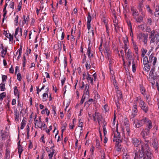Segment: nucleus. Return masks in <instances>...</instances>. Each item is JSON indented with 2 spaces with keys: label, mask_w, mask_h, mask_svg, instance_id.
Segmentation results:
<instances>
[{
  "label": "nucleus",
  "mask_w": 159,
  "mask_h": 159,
  "mask_svg": "<svg viewBox=\"0 0 159 159\" xmlns=\"http://www.w3.org/2000/svg\"><path fill=\"white\" fill-rule=\"evenodd\" d=\"M148 144L144 143L141 145V153L140 150H138V152H135V157L134 159H138V158L145 159L146 157H143L144 156V152L145 151V152L149 150V145Z\"/></svg>",
  "instance_id": "1"
},
{
  "label": "nucleus",
  "mask_w": 159,
  "mask_h": 159,
  "mask_svg": "<svg viewBox=\"0 0 159 159\" xmlns=\"http://www.w3.org/2000/svg\"><path fill=\"white\" fill-rule=\"evenodd\" d=\"M137 38L140 42L142 41L144 44L146 45L148 40V34L142 32L138 34L137 35Z\"/></svg>",
  "instance_id": "2"
},
{
  "label": "nucleus",
  "mask_w": 159,
  "mask_h": 159,
  "mask_svg": "<svg viewBox=\"0 0 159 159\" xmlns=\"http://www.w3.org/2000/svg\"><path fill=\"white\" fill-rule=\"evenodd\" d=\"M139 106L145 113H147L149 111V107L143 100H140Z\"/></svg>",
  "instance_id": "3"
},
{
  "label": "nucleus",
  "mask_w": 159,
  "mask_h": 159,
  "mask_svg": "<svg viewBox=\"0 0 159 159\" xmlns=\"http://www.w3.org/2000/svg\"><path fill=\"white\" fill-rule=\"evenodd\" d=\"M93 120L96 122L97 120L99 125H100V122L102 121V115L98 112L95 111V113L93 115Z\"/></svg>",
  "instance_id": "4"
},
{
  "label": "nucleus",
  "mask_w": 159,
  "mask_h": 159,
  "mask_svg": "<svg viewBox=\"0 0 159 159\" xmlns=\"http://www.w3.org/2000/svg\"><path fill=\"white\" fill-rule=\"evenodd\" d=\"M147 117H143L142 119L138 120V122L136 124L135 126L137 128H139L142 126L144 124H146Z\"/></svg>",
  "instance_id": "5"
},
{
  "label": "nucleus",
  "mask_w": 159,
  "mask_h": 159,
  "mask_svg": "<svg viewBox=\"0 0 159 159\" xmlns=\"http://www.w3.org/2000/svg\"><path fill=\"white\" fill-rule=\"evenodd\" d=\"M137 108V103H136L135 101L134 102V104L133 107L132 109L131 114L130 115V117H135L138 111Z\"/></svg>",
  "instance_id": "6"
},
{
  "label": "nucleus",
  "mask_w": 159,
  "mask_h": 159,
  "mask_svg": "<svg viewBox=\"0 0 159 159\" xmlns=\"http://www.w3.org/2000/svg\"><path fill=\"white\" fill-rule=\"evenodd\" d=\"M116 133H115L114 134V139H113V141L114 142L116 141V142H119V141H120V142H122V141L121 140V139H120V133L118 131L117 127L116 128Z\"/></svg>",
  "instance_id": "7"
},
{
  "label": "nucleus",
  "mask_w": 159,
  "mask_h": 159,
  "mask_svg": "<svg viewBox=\"0 0 159 159\" xmlns=\"http://www.w3.org/2000/svg\"><path fill=\"white\" fill-rule=\"evenodd\" d=\"M132 142L135 147H137L141 143V140L140 139L133 138L132 139Z\"/></svg>",
  "instance_id": "8"
},
{
  "label": "nucleus",
  "mask_w": 159,
  "mask_h": 159,
  "mask_svg": "<svg viewBox=\"0 0 159 159\" xmlns=\"http://www.w3.org/2000/svg\"><path fill=\"white\" fill-rule=\"evenodd\" d=\"M155 41L157 42H159V33H157L155 34L154 36L151 39L150 43H153Z\"/></svg>",
  "instance_id": "9"
},
{
  "label": "nucleus",
  "mask_w": 159,
  "mask_h": 159,
  "mask_svg": "<svg viewBox=\"0 0 159 159\" xmlns=\"http://www.w3.org/2000/svg\"><path fill=\"white\" fill-rule=\"evenodd\" d=\"M150 129L145 128L143 129L141 133V134L142 136H148L149 137L150 134Z\"/></svg>",
  "instance_id": "10"
},
{
  "label": "nucleus",
  "mask_w": 159,
  "mask_h": 159,
  "mask_svg": "<svg viewBox=\"0 0 159 159\" xmlns=\"http://www.w3.org/2000/svg\"><path fill=\"white\" fill-rule=\"evenodd\" d=\"M61 44L60 41L57 42V43L55 44L54 47V48L55 50H58L60 51L61 49Z\"/></svg>",
  "instance_id": "11"
},
{
  "label": "nucleus",
  "mask_w": 159,
  "mask_h": 159,
  "mask_svg": "<svg viewBox=\"0 0 159 159\" xmlns=\"http://www.w3.org/2000/svg\"><path fill=\"white\" fill-rule=\"evenodd\" d=\"M149 62H152L153 65L154 66L156 62L157 58L156 57L151 55L149 57Z\"/></svg>",
  "instance_id": "12"
},
{
  "label": "nucleus",
  "mask_w": 159,
  "mask_h": 159,
  "mask_svg": "<svg viewBox=\"0 0 159 159\" xmlns=\"http://www.w3.org/2000/svg\"><path fill=\"white\" fill-rule=\"evenodd\" d=\"M152 144L154 148L155 149V152H158V146L157 140L155 139H154Z\"/></svg>",
  "instance_id": "13"
},
{
  "label": "nucleus",
  "mask_w": 159,
  "mask_h": 159,
  "mask_svg": "<svg viewBox=\"0 0 159 159\" xmlns=\"http://www.w3.org/2000/svg\"><path fill=\"white\" fill-rule=\"evenodd\" d=\"M35 121V127L36 128H39L41 129L42 128L43 125V124L42 122L39 121L37 120H34Z\"/></svg>",
  "instance_id": "14"
},
{
  "label": "nucleus",
  "mask_w": 159,
  "mask_h": 159,
  "mask_svg": "<svg viewBox=\"0 0 159 159\" xmlns=\"http://www.w3.org/2000/svg\"><path fill=\"white\" fill-rule=\"evenodd\" d=\"M145 124L146 125V128L150 129L152 127V121L148 118H147L146 124Z\"/></svg>",
  "instance_id": "15"
},
{
  "label": "nucleus",
  "mask_w": 159,
  "mask_h": 159,
  "mask_svg": "<svg viewBox=\"0 0 159 159\" xmlns=\"http://www.w3.org/2000/svg\"><path fill=\"white\" fill-rule=\"evenodd\" d=\"M128 49H124L126 57L127 59H131L132 57L131 55L130 54V50Z\"/></svg>",
  "instance_id": "16"
},
{
  "label": "nucleus",
  "mask_w": 159,
  "mask_h": 159,
  "mask_svg": "<svg viewBox=\"0 0 159 159\" xmlns=\"http://www.w3.org/2000/svg\"><path fill=\"white\" fill-rule=\"evenodd\" d=\"M146 152V156L143 157H146L145 159H151L152 158V153L150 152V150Z\"/></svg>",
  "instance_id": "17"
},
{
  "label": "nucleus",
  "mask_w": 159,
  "mask_h": 159,
  "mask_svg": "<svg viewBox=\"0 0 159 159\" xmlns=\"http://www.w3.org/2000/svg\"><path fill=\"white\" fill-rule=\"evenodd\" d=\"M123 43H124V49L128 48L129 43L128 39L127 37L126 38H123Z\"/></svg>",
  "instance_id": "18"
},
{
  "label": "nucleus",
  "mask_w": 159,
  "mask_h": 159,
  "mask_svg": "<svg viewBox=\"0 0 159 159\" xmlns=\"http://www.w3.org/2000/svg\"><path fill=\"white\" fill-rule=\"evenodd\" d=\"M114 25L115 26V30L116 32H118L119 30L120 27L118 25L117 23V21L116 20L115 21H114Z\"/></svg>",
  "instance_id": "19"
},
{
  "label": "nucleus",
  "mask_w": 159,
  "mask_h": 159,
  "mask_svg": "<svg viewBox=\"0 0 159 159\" xmlns=\"http://www.w3.org/2000/svg\"><path fill=\"white\" fill-rule=\"evenodd\" d=\"M19 30H20V36H21L22 35L21 28H20V29L19 27H18L16 29L15 31L14 36H15V37L16 39V40H17V41H18V40L17 38L16 37V35H17Z\"/></svg>",
  "instance_id": "20"
},
{
  "label": "nucleus",
  "mask_w": 159,
  "mask_h": 159,
  "mask_svg": "<svg viewBox=\"0 0 159 159\" xmlns=\"http://www.w3.org/2000/svg\"><path fill=\"white\" fill-rule=\"evenodd\" d=\"M91 47H89L87 49V54L88 56V57L90 59V60H91L90 58L91 57H93V54L92 53L91 54Z\"/></svg>",
  "instance_id": "21"
},
{
  "label": "nucleus",
  "mask_w": 159,
  "mask_h": 159,
  "mask_svg": "<svg viewBox=\"0 0 159 159\" xmlns=\"http://www.w3.org/2000/svg\"><path fill=\"white\" fill-rule=\"evenodd\" d=\"M135 19L136 22L138 23H140L143 21V16H140L139 17H136L135 18H134Z\"/></svg>",
  "instance_id": "22"
},
{
  "label": "nucleus",
  "mask_w": 159,
  "mask_h": 159,
  "mask_svg": "<svg viewBox=\"0 0 159 159\" xmlns=\"http://www.w3.org/2000/svg\"><path fill=\"white\" fill-rule=\"evenodd\" d=\"M14 93L16 96H17L18 98L19 96V92L16 86H15L14 88Z\"/></svg>",
  "instance_id": "23"
},
{
  "label": "nucleus",
  "mask_w": 159,
  "mask_h": 159,
  "mask_svg": "<svg viewBox=\"0 0 159 159\" xmlns=\"http://www.w3.org/2000/svg\"><path fill=\"white\" fill-rule=\"evenodd\" d=\"M154 70H151L150 72L149 75L151 76L152 78H153L154 79H155L158 76V75L157 74L156 75H154Z\"/></svg>",
  "instance_id": "24"
},
{
  "label": "nucleus",
  "mask_w": 159,
  "mask_h": 159,
  "mask_svg": "<svg viewBox=\"0 0 159 159\" xmlns=\"http://www.w3.org/2000/svg\"><path fill=\"white\" fill-rule=\"evenodd\" d=\"M140 88V91L142 93L144 96L145 95V89L143 87L142 85H139Z\"/></svg>",
  "instance_id": "25"
},
{
  "label": "nucleus",
  "mask_w": 159,
  "mask_h": 159,
  "mask_svg": "<svg viewBox=\"0 0 159 159\" xmlns=\"http://www.w3.org/2000/svg\"><path fill=\"white\" fill-rule=\"evenodd\" d=\"M125 125H126V134H127V136H130V129L129 126V124L128 123H126L125 124Z\"/></svg>",
  "instance_id": "26"
},
{
  "label": "nucleus",
  "mask_w": 159,
  "mask_h": 159,
  "mask_svg": "<svg viewBox=\"0 0 159 159\" xmlns=\"http://www.w3.org/2000/svg\"><path fill=\"white\" fill-rule=\"evenodd\" d=\"M7 52V49L6 48L2 49V51L1 52L2 55L1 56L4 58L5 55H6Z\"/></svg>",
  "instance_id": "27"
},
{
  "label": "nucleus",
  "mask_w": 159,
  "mask_h": 159,
  "mask_svg": "<svg viewBox=\"0 0 159 159\" xmlns=\"http://www.w3.org/2000/svg\"><path fill=\"white\" fill-rule=\"evenodd\" d=\"M131 11H132V15L134 18H135L139 15L138 11H137V10H134L132 8Z\"/></svg>",
  "instance_id": "28"
},
{
  "label": "nucleus",
  "mask_w": 159,
  "mask_h": 159,
  "mask_svg": "<svg viewBox=\"0 0 159 159\" xmlns=\"http://www.w3.org/2000/svg\"><path fill=\"white\" fill-rule=\"evenodd\" d=\"M86 79L88 81H89V80L90 81V83L91 84H93V78L91 77V75L89 74L88 72H87V77L86 78Z\"/></svg>",
  "instance_id": "29"
},
{
  "label": "nucleus",
  "mask_w": 159,
  "mask_h": 159,
  "mask_svg": "<svg viewBox=\"0 0 159 159\" xmlns=\"http://www.w3.org/2000/svg\"><path fill=\"white\" fill-rule=\"evenodd\" d=\"M85 88L86 89L87 88V90L85 92L84 91L83 95H84V96H89V92L88 91L89 86L87 84H86L85 85Z\"/></svg>",
  "instance_id": "30"
},
{
  "label": "nucleus",
  "mask_w": 159,
  "mask_h": 159,
  "mask_svg": "<svg viewBox=\"0 0 159 159\" xmlns=\"http://www.w3.org/2000/svg\"><path fill=\"white\" fill-rule=\"evenodd\" d=\"M135 117H130V121L133 122L134 125L135 124L137 123L138 122V119L135 118Z\"/></svg>",
  "instance_id": "31"
},
{
  "label": "nucleus",
  "mask_w": 159,
  "mask_h": 159,
  "mask_svg": "<svg viewBox=\"0 0 159 159\" xmlns=\"http://www.w3.org/2000/svg\"><path fill=\"white\" fill-rule=\"evenodd\" d=\"M10 152L7 149L6 150V152L5 153V158L6 159H9L10 158Z\"/></svg>",
  "instance_id": "32"
},
{
  "label": "nucleus",
  "mask_w": 159,
  "mask_h": 159,
  "mask_svg": "<svg viewBox=\"0 0 159 159\" xmlns=\"http://www.w3.org/2000/svg\"><path fill=\"white\" fill-rule=\"evenodd\" d=\"M5 83H2L0 84V90L1 91H4L5 89Z\"/></svg>",
  "instance_id": "33"
},
{
  "label": "nucleus",
  "mask_w": 159,
  "mask_h": 159,
  "mask_svg": "<svg viewBox=\"0 0 159 159\" xmlns=\"http://www.w3.org/2000/svg\"><path fill=\"white\" fill-rule=\"evenodd\" d=\"M143 64L144 65H147L148 63H149V60H148V58L146 56H145L143 57Z\"/></svg>",
  "instance_id": "34"
},
{
  "label": "nucleus",
  "mask_w": 159,
  "mask_h": 159,
  "mask_svg": "<svg viewBox=\"0 0 159 159\" xmlns=\"http://www.w3.org/2000/svg\"><path fill=\"white\" fill-rule=\"evenodd\" d=\"M132 69L133 72H135L136 71V67L134 62V59H133L132 61Z\"/></svg>",
  "instance_id": "35"
},
{
  "label": "nucleus",
  "mask_w": 159,
  "mask_h": 159,
  "mask_svg": "<svg viewBox=\"0 0 159 159\" xmlns=\"http://www.w3.org/2000/svg\"><path fill=\"white\" fill-rule=\"evenodd\" d=\"M155 31L154 30H152L150 33V34L149 35V38L151 39L155 35Z\"/></svg>",
  "instance_id": "36"
},
{
  "label": "nucleus",
  "mask_w": 159,
  "mask_h": 159,
  "mask_svg": "<svg viewBox=\"0 0 159 159\" xmlns=\"http://www.w3.org/2000/svg\"><path fill=\"white\" fill-rule=\"evenodd\" d=\"M18 152L19 154H20V155L23 151V148L22 147L21 145H20L19 146H18Z\"/></svg>",
  "instance_id": "37"
},
{
  "label": "nucleus",
  "mask_w": 159,
  "mask_h": 159,
  "mask_svg": "<svg viewBox=\"0 0 159 159\" xmlns=\"http://www.w3.org/2000/svg\"><path fill=\"white\" fill-rule=\"evenodd\" d=\"M142 54L141 56L142 57H144L145 54L147 52V50L146 49L142 48L141 49Z\"/></svg>",
  "instance_id": "38"
},
{
  "label": "nucleus",
  "mask_w": 159,
  "mask_h": 159,
  "mask_svg": "<svg viewBox=\"0 0 159 159\" xmlns=\"http://www.w3.org/2000/svg\"><path fill=\"white\" fill-rule=\"evenodd\" d=\"M145 66L144 67L143 69L146 71H148L150 69V67L148 65V64L147 65H144Z\"/></svg>",
  "instance_id": "39"
},
{
  "label": "nucleus",
  "mask_w": 159,
  "mask_h": 159,
  "mask_svg": "<svg viewBox=\"0 0 159 159\" xmlns=\"http://www.w3.org/2000/svg\"><path fill=\"white\" fill-rule=\"evenodd\" d=\"M106 123H105L104 122L103 124V133H104V135H105L107 133V131H106V128L105 127V126H106Z\"/></svg>",
  "instance_id": "40"
},
{
  "label": "nucleus",
  "mask_w": 159,
  "mask_h": 159,
  "mask_svg": "<svg viewBox=\"0 0 159 159\" xmlns=\"http://www.w3.org/2000/svg\"><path fill=\"white\" fill-rule=\"evenodd\" d=\"M48 94L47 93H44L43 95V101H47V97H48Z\"/></svg>",
  "instance_id": "41"
},
{
  "label": "nucleus",
  "mask_w": 159,
  "mask_h": 159,
  "mask_svg": "<svg viewBox=\"0 0 159 159\" xmlns=\"http://www.w3.org/2000/svg\"><path fill=\"white\" fill-rule=\"evenodd\" d=\"M123 159H128L130 158L129 155L126 153H123Z\"/></svg>",
  "instance_id": "42"
},
{
  "label": "nucleus",
  "mask_w": 159,
  "mask_h": 159,
  "mask_svg": "<svg viewBox=\"0 0 159 159\" xmlns=\"http://www.w3.org/2000/svg\"><path fill=\"white\" fill-rule=\"evenodd\" d=\"M3 12H4V13L3 14V18L2 19V21L3 22H4V19H5V17L6 15V14H7V11L6 10V8L5 7H4V8L3 9Z\"/></svg>",
  "instance_id": "43"
},
{
  "label": "nucleus",
  "mask_w": 159,
  "mask_h": 159,
  "mask_svg": "<svg viewBox=\"0 0 159 159\" xmlns=\"http://www.w3.org/2000/svg\"><path fill=\"white\" fill-rule=\"evenodd\" d=\"M6 93L5 92L2 93L0 94V100H2L3 98L6 96Z\"/></svg>",
  "instance_id": "44"
},
{
  "label": "nucleus",
  "mask_w": 159,
  "mask_h": 159,
  "mask_svg": "<svg viewBox=\"0 0 159 159\" xmlns=\"http://www.w3.org/2000/svg\"><path fill=\"white\" fill-rule=\"evenodd\" d=\"M133 45L135 52L136 54H138V48L137 45H136V43L134 44H133Z\"/></svg>",
  "instance_id": "45"
},
{
  "label": "nucleus",
  "mask_w": 159,
  "mask_h": 159,
  "mask_svg": "<svg viewBox=\"0 0 159 159\" xmlns=\"http://www.w3.org/2000/svg\"><path fill=\"white\" fill-rule=\"evenodd\" d=\"M142 136L144 139V141L145 142V143L148 144L149 143V140L148 139V138L149 137H148V136Z\"/></svg>",
  "instance_id": "46"
},
{
  "label": "nucleus",
  "mask_w": 159,
  "mask_h": 159,
  "mask_svg": "<svg viewBox=\"0 0 159 159\" xmlns=\"http://www.w3.org/2000/svg\"><path fill=\"white\" fill-rule=\"evenodd\" d=\"M104 50L105 53H108L110 52V49L107 46H106V45L104 46Z\"/></svg>",
  "instance_id": "47"
},
{
  "label": "nucleus",
  "mask_w": 159,
  "mask_h": 159,
  "mask_svg": "<svg viewBox=\"0 0 159 159\" xmlns=\"http://www.w3.org/2000/svg\"><path fill=\"white\" fill-rule=\"evenodd\" d=\"M85 67L87 70L90 69L91 68V65L90 63H88V61H87L85 64Z\"/></svg>",
  "instance_id": "48"
},
{
  "label": "nucleus",
  "mask_w": 159,
  "mask_h": 159,
  "mask_svg": "<svg viewBox=\"0 0 159 159\" xmlns=\"http://www.w3.org/2000/svg\"><path fill=\"white\" fill-rule=\"evenodd\" d=\"M7 79V76L6 75H3L2 76V83H5V81H6V80Z\"/></svg>",
  "instance_id": "49"
},
{
  "label": "nucleus",
  "mask_w": 159,
  "mask_h": 159,
  "mask_svg": "<svg viewBox=\"0 0 159 159\" xmlns=\"http://www.w3.org/2000/svg\"><path fill=\"white\" fill-rule=\"evenodd\" d=\"M19 18V16L18 15H17L16 16V17L15 18V20H14V22L15 25H17L18 24V19Z\"/></svg>",
  "instance_id": "50"
},
{
  "label": "nucleus",
  "mask_w": 159,
  "mask_h": 159,
  "mask_svg": "<svg viewBox=\"0 0 159 159\" xmlns=\"http://www.w3.org/2000/svg\"><path fill=\"white\" fill-rule=\"evenodd\" d=\"M25 124H26L25 121H24L23 120L21 123V127H20L21 129H24Z\"/></svg>",
  "instance_id": "51"
},
{
  "label": "nucleus",
  "mask_w": 159,
  "mask_h": 159,
  "mask_svg": "<svg viewBox=\"0 0 159 159\" xmlns=\"http://www.w3.org/2000/svg\"><path fill=\"white\" fill-rule=\"evenodd\" d=\"M146 98L147 102L148 104H149L150 102L151 101V99L150 96L149 95H147L146 96Z\"/></svg>",
  "instance_id": "52"
},
{
  "label": "nucleus",
  "mask_w": 159,
  "mask_h": 159,
  "mask_svg": "<svg viewBox=\"0 0 159 159\" xmlns=\"http://www.w3.org/2000/svg\"><path fill=\"white\" fill-rule=\"evenodd\" d=\"M86 97V96H84V95H83L82 99L80 103V104L82 105L83 104V103L84 102V100H85V98Z\"/></svg>",
  "instance_id": "53"
},
{
  "label": "nucleus",
  "mask_w": 159,
  "mask_h": 159,
  "mask_svg": "<svg viewBox=\"0 0 159 159\" xmlns=\"http://www.w3.org/2000/svg\"><path fill=\"white\" fill-rule=\"evenodd\" d=\"M126 22L129 27L130 28V30H131V29H132V26L130 21L129 20H127L126 21Z\"/></svg>",
  "instance_id": "54"
},
{
  "label": "nucleus",
  "mask_w": 159,
  "mask_h": 159,
  "mask_svg": "<svg viewBox=\"0 0 159 159\" xmlns=\"http://www.w3.org/2000/svg\"><path fill=\"white\" fill-rule=\"evenodd\" d=\"M30 19L29 16H27L26 18L25 19V21H23L22 22V23L23 24H26L27 23L28 21Z\"/></svg>",
  "instance_id": "55"
},
{
  "label": "nucleus",
  "mask_w": 159,
  "mask_h": 159,
  "mask_svg": "<svg viewBox=\"0 0 159 159\" xmlns=\"http://www.w3.org/2000/svg\"><path fill=\"white\" fill-rule=\"evenodd\" d=\"M55 152V150L54 149H52V151L48 154V156L49 157V158H52V157L53 156V154Z\"/></svg>",
  "instance_id": "56"
},
{
  "label": "nucleus",
  "mask_w": 159,
  "mask_h": 159,
  "mask_svg": "<svg viewBox=\"0 0 159 159\" xmlns=\"http://www.w3.org/2000/svg\"><path fill=\"white\" fill-rule=\"evenodd\" d=\"M91 20H87V28L89 30L91 28L90 22Z\"/></svg>",
  "instance_id": "57"
},
{
  "label": "nucleus",
  "mask_w": 159,
  "mask_h": 159,
  "mask_svg": "<svg viewBox=\"0 0 159 159\" xmlns=\"http://www.w3.org/2000/svg\"><path fill=\"white\" fill-rule=\"evenodd\" d=\"M81 119H79V127H83V122L82 121H81Z\"/></svg>",
  "instance_id": "58"
},
{
  "label": "nucleus",
  "mask_w": 159,
  "mask_h": 159,
  "mask_svg": "<svg viewBox=\"0 0 159 159\" xmlns=\"http://www.w3.org/2000/svg\"><path fill=\"white\" fill-rule=\"evenodd\" d=\"M158 12H159V6H157L156 8L155 16H156L157 14L158 15H159V13Z\"/></svg>",
  "instance_id": "59"
},
{
  "label": "nucleus",
  "mask_w": 159,
  "mask_h": 159,
  "mask_svg": "<svg viewBox=\"0 0 159 159\" xmlns=\"http://www.w3.org/2000/svg\"><path fill=\"white\" fill-rule=\"evenodd\" d=\"M17 79L19 81H20L21 80V75L20 73H18L17 75Z\"/></svg>",
  "instance_id": "60"
},
{
  "label": "nucleus",
  "mask_w": 159,
  "mask_h": 159,
  "mask_svg": "<svg viewBox=\"0 0 159 159\" xmlns=\"http://www.w3.org/2000/svg\"><path fill=\"white\" fill-rule=\"evenodd\" d=\"M22 4V2L21 1L19 3L17 8L18 11H20L21 10Z\"/></svg>",
  "instance_id": "61"
},
{
  "label": "nucleus",
  "mask_w": 159,
  "mask_h": 159,
  "mask_svg": "<svg viewBox=\"0 0 159 159\" xmlns=\"http://www.w3.org/2000/svg\"><path fill=\"white\" fill-rule=\"evenodd\" d=\"M64 66L65 68L66 66L67 65V59L66 57H64Z\"/></svg>",
  "instance_id": "62"
},
{
  "label": "nucleus",
  "mask_w": 159,
  "mask_h": 159,
  "mask_svg": "<svg viewBox=\"0 0 159 159\" xmlns=\"http://www.w3.org/2000/svg\"><path fill=\"white\" fill-rule=\"evenodd\" d=\"M103 108L105 112H107L109 110L108 106L107 104L104 106Z\"/></svg>",
  "instance_id": "63"
},
{
  "label": "nucleus",
  "mask_w": 159,
  "mask_h": 159,
  "mask_svg": "<svg viewBox=\"0 0 159 159\" xmlns=\"http://www.w3.org/2000/svg\"><path fill=\"white\" fill-rule=\"evenodd\" d=\"M105 54L106 55L108 60H110V59H111V55H110V52L105 53Z\"/></svg>",
  "instance_id": "64"
}]
</instances>
